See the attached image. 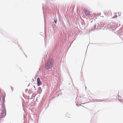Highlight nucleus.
<instances>
[{
    "label": "nucleus",
    "instance_id": "obj_1",
    "mask_svg": "<svg viewBox=\"0 0 123 123\" xmlns=\"http://www.w3.org/2000/svg\"><path fill=\"white\" fill-rule=\"evenodd\" d=\"M53 60L50 59L48 61L47 64L45 66V68L46 69H48L51 68L53 66Z\"/></svg>",
    "mask_w": 123,
    "mask_h": 123
},
{
    "label": "nucleus",
    "instance_id": "obj_2",
    "mask_svg": "<svg viewBox=\"0 0 123 123\" xmlns=\"http://www.w3.org/2000/svg\"><path fill=\"white\" fill-rule=\"evenodd\" d=\"M84 12L85 13V14L86 16H88L90 15V12L87 10L84 9L83 10Z\"/></svg>",
    "mask_w": 123,
    "mask_h": 123
},
{
    "label": "nucleus",
    "instance_id": "obj_3",
    "mask_svg": "<svg viewBox=\"0 0 123 123\" xmlns=\"http://www.w3.org/2000/svg\"><path fill=\"white\" fill-rule=\"evenodd\" d=\"M37 85L38 86H39L42 84V82L40 80V78H38L37 79Z\"/></svg>",
    "mask_w": 123,
    "mask_h": 123
},
{
    "label": "nucleus",
    "instance_id": "obj_4",
    "mask_svg": "<svg viewBox=\"0 0 123 123\" xmlns=\"http://www.w3.org/2000/svg\"><path fill=\"white\" fill-rule=\"evenodd\" d=\"M6 113H5V114H4V115L2 116H1L2 115V113L0 114V118H1L4 117L6 116Z\"/></svg>",
    "mask_w": 123,
    "mask_h": 123
},
{
    "label": "nucleus",
    "instance_id": "obj_5",
    "mask_svg": "<svg viewBox=\"0 0 123 123\" xmlns=\"http://www.w3.org/2000/svg\"><path fill=\"white\" fill-rule=\"evenodd\" d=\"M57 21L56 20H54V22L55 23H56V22Z\"/></svg>",
    "mask_w": 123,
    "mask_h": 123
},
{
    "label": "nucleus",
    "instance_id": "obj_6",
    "mask_svg": "<svg viewBox=\"0 0 123 123\" xmlns=\"http://www.w3.org/2000/svg\"><path fill=\"white\" fill-rule=\"evenodd\" d=\"M121 101L122 102H123V99H121Z\"/></svg>",
    "mask_w": 123,
    "mask_h": 123
}]
</instances>
